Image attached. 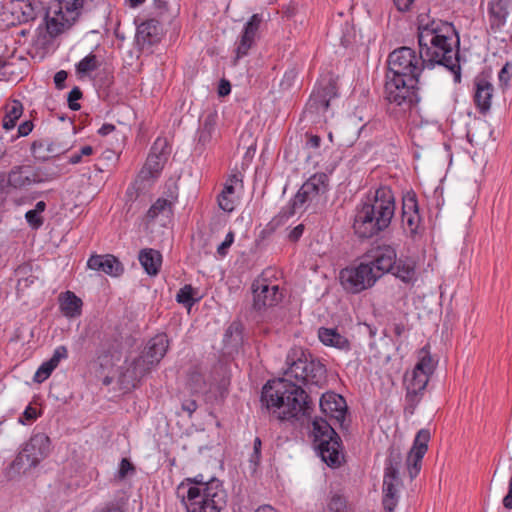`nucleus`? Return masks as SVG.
<instances>
[{
	"mask_svg": "<svg viewBox=\"0 0 512 512\" xmlns=\"http://www.w3.org/2000/svg\"><path fill=\"white\" fill-rule=\"evenodd\" d=\"M286 379L267 382L262 388L261 402L280 420H300L310 414L306 392L291 379L320 386L326 380V368L318 360L298 359L285 372Z\"/></svg>",
	"mask_w": 512,
	"mask_h": 512,
	"instance_id": "obj_1",
	"label": "nucleus"
},
{
	"mask_svg": "<svg viewBox=\"0 0 512 512\" xmlns=\"http://www.w3.org/2000/svg\"><path fill=\"white\" fill-rule=\"evenodd\" d=\"M459 39L454 26L446 21L431 20L418 26V44L426 67L438 64L446 67L460 80L458 49Z\"/></svg>",
	"mask_w": 512,
	"mask_h": 512,
	"instance_id": "obj_2",
	"label": "nucleus"
},
{
	"mask_svg": "<svg viewBox=\"0 0 512 512\" xmlns=\"http://www.w3.org/2000/svg\"><path fill=\"white\" fill-rule=\"evenodd\" d=\"M395 212V199L389 187L378 188L355 210L353 229L360 238H371L385 230Z\"/></svg>",
	"mask_w": 512,
	"mask_h": 512,
	"instance_id": "obj_3",
	"label": "nucleus"
},
{
	"mask_svg": "<svg viewBox=\"0 0 512 512\" xmlns=\"http://www.w3.org/2000/svg\"><path fill=\"white\" fill-rule=\"evenodd\" d=\"M187 512H220L226 505V492L221 482L210 479L206 487H188L186 496Z\"/></svg>",
	"mask_w": 512,
	"mask_h": 512,
	"instance_id": "obj_4",
	"label": "nucleus"
},
{
	"mask_svg": "<svg viewBox=\"0 0 512 512\" xmlns=\"http://www.w3.org/2000/svg\"><path fill=\"white\" fill-rule=\"evenodd\" d=\"M312 425L314 443L322 460L331 467L339 466L341 463L340 437L326 419L315 418Z\"/></svg>",
	"mask_w": 512,
	"mask_h": 512,
	"instance_id": "obj_5",
	"label": "nucleus"
},
{
	"mask_svg": "<svg viewBox=\"0 0 512 512\" xmlns=\"http://www.w3.org/2000/svg\"><path fill=\"white\" fill-rule=\"evenodd\" d=\"M424 67L426 65L420 52L417 54L409 47H400L389 55L387 74L407 79V81H419L418 78Z\"/></svg>",
	"mask_w": 512,
	"mask_h": 512,
	"instance_id": "obj_6",
	"label": "nucleus"
},
{
	"mask_svg": "<svg viewBox=\"0 0 512 512\" xmlns=\"http://www.w3.org/2000/svg\"><path fill=\"white\" fill-rule=\"evenodd\" d=\"M50 452V438L45 433L33 434L11 463L10 470L18 474L25 473L27 470L35 468Z\"/></svg>",
	"mask_w": 512,
	"mask_h": 512,
	"instance_id": "obj_7",
	"label": "nucleus"
},
{
	"mask_svg": "<svg viewBox=\"0 0 512 512\" xmlns=\"http://www.w3.org/2000/svg\"><path fill=\"white\" fill-rule=\"evenodd\" d=\"M328 190V177L324 173L311 176L298 190L293 198L287 216L308 209L310 206H317L323 201Z\"/></svg>",
	"mask_w": 512,
	"mask_h": 512,
	"instance_id": "obj_8",
	"label": "nucleus"
},
{
	"mask_svg": "<svg viewBox=\"0 0 512 512\" xmlns=\"http://www.w3.org/2000/svg\"><path fill=\"white\" fill-rule=\"evenodd\" d=\"M339 278L343 288L354 294L372 287L379 279L368 262L342 269Z\"/></svg>",
	"mask_w": 512,
	"mask_h": 512,
	"instance_id": "obj_9",
	"label": "nucleus"
},
{
	"mask_svg": "<svg viewBox=\"0 0 512 512\" xmlns=\"http://www.w3.org/2000/svg\"><path fill=\"white\" fill-rule=\"evenodd\" d=\"M386 78L385 97L390 103L410 107L419 101L416 87L419 81H407L390 74Z\"/></svg>",
	"mask_w": 512,
	"mask_h": 512,
	"instance_id": "obj_10",
	"label": "nucleus"
},
{
	"mask_svg": "<svg viewBox=\"0 0 512 512\" xmlns=\"http://www.w3.org/2000/svg\"><path fill=\"white\" fill-rule=\"evenodd\" d=\"M169 154L170 150L167 139L157 138L143 168L138 174L141 182H148L151 184V180L159 175Z\"/></svg>",
	"mask_w": 512,
	"mask_h": 512,
	"instance_id": "obj_11",
	"label": "nucleus"
},
{
	"mask_svg": "<svg viewBox=\"0 0 512 512\" xmlns=\"http://www.w3.org/2000/svg\"><path fill=\"white\" fill-rule=\"evenodd\" d=\"M47 32L51 36H57L69 29L76 21L75 18L64 11L61 0H51L47 6L45 15Z\"/></svg>",
	"mask_w": 512,
	"mask_h": 512,
	"instance_id": "obj_12",
	"label": "nucleus"
},
{
	"mask_svg": "<svg viewBox=\"0 0 512 512\" xmlns=\"http://www.w3.org/2000/svg\"><path fill=\"white\" fill-rule=\"evenodd\" d=\"M430 440V432L427 429H421L411 447L407 459L406 466L411 479H414L421 469V461L428 450V442Z\"/></svg>",
	"mask_w": 512,
	"mask_h": 512,
	"instance_id": "obj_13",
	"label": "nucleus"
},
{
	"mask_svg": "<svg viewBox=\"0 0 512 512\" xmlns=\"http://www.w3.org/2000/svg\"><path fill=\"white\" fill-rule=\"evenodd\" d=\"M156 366L157 364L142 353L137 357L125 361L121 376L124 382L134 386L135 382L140 381Z\"/></svg>",
	"mask_w": 512,
	"mask_h": 512,
	"instance_id": "obj_14",
	"label": "nucleus"
},
{
	"mask_svg": "<svg viewBox=\"0 0 512 512\" xmlns=\"http://www.w3.org/2000/svg\"><path fill=\"white\" fill-rule=\"evenodd\" d=\"M253 289V307L261 310L265 307L276 305L282 299V293L278 285H269L264 280L256 281L252 285Z\"/></svg>",
	"mask_w": 512,
	"mask_h": 512,
	"instance_id": "obj_15",
	"label": "nucleus"
},
{
	"mask_svg": "<svg viewBox=\"0 0 512 512\" xmlns=\"http://www.w3.org/2000/svg\"><path fill=\"white\" fill-rule=\"evenodd\" d=\"M372 259L369 264L374 267V272L378 278L394 270L397 263V253L394 247L382 245L372 251Z\"/></svg>",
	"mask_w": 512,
	"mask_h": 512,
	"instance_id": "obj_16",
	"label": "nucleus"
},
{
	"mask_svg": "<svg viewBox=\"0 0 512 512\" xmlns=\"http://www.w3.org/2000/svg\"><path fill=\"white\" fill-rule=\"evenodd\" d=\"M429 379L430 378H428L425 373L418 372L414 369L410 373H406L404 380L407 391L406 400L409 403L411 412H413L414 408L420 402Z\"/></svg>",
	"mask_w": 512,
	"mask_h": 512,
	"instance_id": "obj_17",
	"label": "nucleus"
},
{
	"mask_svg": "<svg viewBox=\"0 0 512 512\" xmlns=\"http://www.w3.org/2000/svg\"><path fill=\"white\" fill-rule=\"evenodd\" d=\"M42 9L41 0H13L10 4L11 14L19 24L35 20Z\"/></svg>",
	"mask_w": 512,
	"mask_h": 512,
	"instance_id": "obj_18",
	"label": "nucleus"
},
{
	"mask_svg": "<svg viewBox=\"0 0 512 512\" xmlns=\"http://www.w3.org/2000/svg\"><path fill=\"white\" fill-rule=\"evenodd\" d=\"M321 411L331 419L342 424L345 420L346 402L344 398L335 393L323 394L320 399Z\"/></svg>",
	"mask_w": 512,
	"mask_h": 512,
	"instance_id": "obj_19",
	"label": "nucleus"
},
{
	"mask_svg": "<svg viewBox=\"0 0 512 512\" xmlns=\"http://www.w3.org/2000/svg\"><path fill=\"white\" fill-rule=\"evenodd\" d=\"M48 178H44L41 174L40 169L35 170L32 173H29L28 169L24 166H15L8 173V184L9 186L21 189L26 186L35 183H42Z\"/></svg>",
	"mask_w": 512,
	"mask_h": 512,
	"instance_id": "obj_20",
	"label": "nucleus"
},
{
	"mask_svg": "<svg viewBox=\"0 0 512 512\" xmlns=\"http://www.w3.org/2000/svg\"><path fill=\"white\" fill-rule=\"evenodd\" d=\"M474 101L483 114L487 113L491 108V100L493 97L494 87L490 81L484 76H478L474 81Z\"/></svg>",
	"mask_w": 512,
	"mask_h": 512,
	"instance_id": "obj_21",
	"label": "nucleus"
},
{
	"mask_svg": "<svg viewBox=\"0 0 512 512\" xmlns=\"http://www.w3.org/2000/svg\"><path fill=\"white\" fill-rule=\"evenodd\" d=\"M168 190L167 198L157 199L147 211L146 217L149 221H153L159 216L169 218L172 215V207L178 198L177 187L173 183Z\"/></svg>",
	"mask_w": 512,
	"mask_h": 512,
	"instance_id": "obj_22",
	"label": "nucleus"
},
{
	"mask_svg": "<svg viewBox=\"0 0 512 512\" xmlns=\"http://www.w3.org/2000/svg\"><path fill=\"white\" fill-rule=\"evenodd\" d=\"M162 27L156 19H149L137 27L136 40L141 46H151L160 41Z\"/></svg>",
	"mask_w": 512,
	"mask_h": 512,
	"instance_id": "obj_23",
	"label": "nucleus"
},
{
	"mask_svg": "<svg viewBox=\"0 0 512 512\" xmlns=\"http://www.w3.org/2000/svg\"><path fill=\"white\" fill-rule=\"evenodd\" d=\"M87 266L95 271H102L110 276L117 277L122 274L123 267L119 260L113 255H95L91 256Z\"/></svg>",
	"mask_w": 512,
	"mask_h": 512,
	"instance_id": "obj_24",
	"label": "nucleus"
},
{
	"mask_svg": "<svg viewBox=\"0 0 512 512\" xmlns=\"http://www.w3.org/2000/svg\"><path fill=\"white\" fill-rule=\"evenodd\" d=\"M402 482L399 477L384 476L383 478V506L384 509L393 512L399 500V487Z\"/></svg>",
	"mask_w": 512,
	"mask_h": 512,
	"instance_id": "obj_25",
	"label": "nucleus"
},
{
	"mask_svg": "<svg viewBox=\"0 0 512 512\" xmlns=\"http://www.w3.org/2000/svg\"><path fill=\"white\" fill-rule=\"evenodd\" d=\"M31 150L34 158L41 162H45L51 158L58 157L64 152L60 145L50 142L46 139L34 141L31 146Z\"/></svg>",
	"mask_w": 512,
	"mask_h": 512,
	"instance_id": "obj_26",
	"label": "nucleus"
},
{
	"mask_svg": "<svg viewBox=\"0 0 512 512\" xmlns=\"http://www.w3.org/2000/svg\"><path fill=\"white\" fill-rule=\"evenodd\" d=\"M168 347L169 341L167 335L158 334L147 343L142 353L158 365L161 359L165 356Z\"/></svg>",
	"mask_w": 512,
	"mask_h": 512,
	"instance_id": "obj_27",
	"label": "nucleus"
},
{
	"mask_svg": "<svg viewBox=\"0 0 512 512\" xmlns=\"http://www.w3.org/2000/svg\"><path fill=\"white\" fill-rule=\"evenodd\" d=\"M319 340L326 346H331L340 350H349L350 343L348 339L339 333L336 328L321 327L318 330Z\"/></svg>",
	"mask_w": 512,
	"mask_h": 512,
	"instance_id": "obj_28",
	"label": "nucleus"
},
{
	"mask_svg": "<svg viewBox=\"0 0 512 512\" xmlns=\"http://www.w3.org/2000/svg\"><path fill=\"white\" fill-rule=\"evenodd\" d=\"M138 259L148 275L155 276L159 273L162 264V255L159 251L151 248L142 249Z\"/></svg>",
	"mask_w": 512,
	"mask_h": 512,
	"instance_id": "obj_29",
	"label": "nucleus"
},
{
	"mask_svg": "<svg viewBox=\"0 0 512 512\" xmlns=\"http://www.w3.org/2000/svg\"><path fill=\"white\" fill-rule=\"evenodd\" d=\"M241 180L237 175H233L224 185L221 194L218 197L219 207L226 212H232L236 204L235 184Z\"/></svg>",
	"mask_w": 512,
	"mask_h": 512,
	"instance_id": "obj_30",
	"label": "nucleus"
},
{
	"mask_svg": "<svg viewBox=\"0 0 512 512\" xmlns=\"http://www.w3.org/2000/svg\"><path fill=\"white\" fill-rule=\"evenodd\" d=\"M508 7L505 0H493L489 3L488 15L492 29H499L508 17Z\"/></svg>",
	"mask_w": 512,
	"mask_h": 512,
	"instance_id": "obj_31",
	"label": "nucleus"
},
{
	"mask_svg": "<svg viewBox=\"0 0 512 512\" xmlns=\"http://www.w3.org/2000/svg\"><path fill=\"white\" fill-rule=\"evenodd\" d=\"M402 222L414 232L420 222L417 201L414 196L407 197L403 201Z\"/></svg>",
	"mask_w": 512,
	"mask_h": 512,
	"instance_id": "obj_32",
	"label": "nucleus"
},
{
	"mask_svg": "<svg viewBox=\"0 0 512 512\" xmlns=\"http://www.w3.org/2000/svg\"><path fill=\"white\" fill-rule=\"evenodd\" d=\"M82 300L73 292L67 291L60 296V309L68 318H75L81 314Z\"/></svg>",
	"mask_w": 512,
	"mask_h": 512,
	"instance_id": "obj_33",
	"label": "nucleus"
},
{
	"mask_svg": "<svg viewBox=\"0 0 512 512\" xmlns=\"http://www.w3.org/2000/svg\"><path fill=\"white\" fill-rule=\"evenodd\" d=\"M437 361L433 359L427 347H423L418 353V362L414 370L423 372L428 378L434 373Z\"/></svg>",
	"mask_w": 512,
	"mask_h": 512,
	"instance_id": "obj_34",
	"label": "nucleus"
},
{
	"mask_svg": "<svg viewBox=\"0 0 512 512\" xmlns=\"http://www.w3.org/2000/svg\"><path fill=\"white\" fill-rule=\"evenodd\" d=\"M402 462V454L399 447L391 446L388 450V457L384 476L399 477V468Z\"/></svg>",
	"mask_w": 512,
	"mask_h": 512,
	"instance_id": "obj_35",
	"label": "nucleus"
},
{
	"mask_svg": "<svg viewBox=\"0 0 512 512\" xmlns=\"http://www.w3.org/2000/svg\"><path fill=\"white\" fill-rule=\"evenodd\" d=\"M23 113L22 103L18 100H13L12 104L7 107L6 114L3 118V128L11 130L15 127L17 120Z\"/></svg>",
	"mask_w": 512,
	"mask_h": 512,
	"instance_id": "obj_36",
	"label": "nucleus"
},
{
	"mask_svg": "<svg viewBox=\"0 0 512 512\" xmlns=\"http://www.w3.org/2000/svg\"><path fill=\"white\" fill-rule=\"evenodd\" d=\"M330 98H327L326 94H320V91H314L311 95L308 104V112H325L329 108Z\"/></svg>",
	"mask_w": 512,
	"mask_h": 512,
	"instance_id": "obj_37",
	"label": "nucleus"
},
{
	"mask_svg": "<svg viewBox=\"0 0 512 512\" xmlns=\"http://www.w3.org/2000/svg\"><path fill=\"white\" fill-rule=\"evenodd\" d=\"M393 274L404 282H411L415 277V265L412 261L403 262L399 260L393 270Z\"/></svg>",
	"mask_w": 512,
	"mask_h": 512,
	"instance_id": "obj_38",
	"label": "nucleus"
},
{
	"mask_svg": "<svg viewBox=\"0 0 512 512\" xmlns=\"http://www.w3.org/2000/svg\"><path fill=\"white\" fill-rule=\"evenodd\" d=\"M323 512H349L346 498L338 493L332 494Z\"/></svg>",
	"mask_w": 512,
	"mask_h": 512,
	"instance_id": "obj_39",
	"label": "nucleus"
},
{
	"mask_svg": "<svg viewBox=\"0 0 512 512\" xmlns=\"http://www.w3.org/2000/svg\"><path fill=\"white\" fill-rule=\"evenodd\" d=\"M196 295L197 292L191 285H185L178 291L176 300L178 303L183 304L185 307L191 308L199 299L196 297Z\"/></svg>",
	"mask_w": 512,
	"mask_h": 512,
	"instance_id": "obj_40",
	"label": "nucleus"
},
{
	"mask_svg": "<svg viewBox=\"0 0 512 512\" xmlns=\"http://www.w3.org/2000/svg\"><path fill=\"white\" fill-rule=\"evenodd\" d=\"M256 34L247 30H243L240 42L236 49V61L241 57L247 55L249 49L252 47Z\"/></svg>",
	"mask_w": 512,
	"mask_h": 512,
	"instance_id": "obj_41",
	"label": "nucleus"
},
{
	"mask_svg": "<svg viewBox=\"0 0 512 512\" xmlns=\"http://www.w3.org/2000/svg\"><path fill=\"white\" fill-rule=\"evenodd\" d=\"M99 66L100 62L97 59V56L90 53L76 65V71L79 74H88L98 69Z\"/></svg>",
	"mask_w": 512,
	"mask_h": 512,
	"instance_id": "obj_42",
	"label": "nucleus"
},
{
	"mask_svg": "<svg viewBox=\"0 0 512 512\" xmlns=\"http://www.w3.org/2000/svg\"><path fill=\"white\" fill-rule=\"evenodd\" d=\"M149 186L150 183L141 182L140 177L138 175L133 185L127 189V201H135L139 197V195L143 193Z\"/></svg>",
	"mask_w": 512,
	"mask_h": 512,
	"instance_id": "obj_43",
	"label": "nucleus"
},
{
	"mask_svg": "<svg viewBox=\"0 0 512 512\" xmlns=\"http://www.w3.org/2000/svg\"><path fill=\"white\" fill-rule=\"evenodd\" d=\"M56 367L49 361L44 362L36 371L34 381L41 383L46 380Z\"/></svg>",
	"mask_w": 512,
	"mask_h": 512,
	"instance_id": "obj_44",
	"label": "nucleus"
},
{
	"mask_svg": "<svg viewBox=\"0 0 512 512\" xmlns=\"http://www.w3.org/2000/svg\"><path fill=\"white\" fill-rule=\"evenodd\" d=\"M241 339V325L239 323H232L226 330L224 340L227 342L232 340L234 342L233 345H237Z\"/></svg>",
	"mask_w": 512,
	"mask_h": 512,
	"instance_id": "obj_45",
	"label": "nucleus"
},
{
	"mask_svg": "<svg viewBox=\"0 0 512 512\" xmlns=\"http://www.w3.org/2000/svg\"><path fill=\"white\" fill-rule=\"evenodd\" d=\"M191 487H206L210 485V480L206 481L204 476L199 474L193 478H186L179 486L178 492L185 489L186 486L191 485Z\"/></svg>",
	"mask_w": 512,
	"mask_h": 512,
	"instance_id": "obj_46",
	"label": "nucleus"
},
{
	"mask_svg": "<svg viewBox=\"0 0 512 512\" xmlns=\"http://www.w3.org/2000/svg\"><path fill=\"white\" fill-rule=\"evenodd\" d=\"M83 5L84 0H65V5L63 7L67 14L77 19L80 14V10L83 8Z\"/></svg>",
	"mask_w": 512,
	"mask_h": 512,
	"instance_id": "obj_47",
	"label": "nucleus"
},
{
	"mask_svg": "<svg viewBox=\"0 0 512 512\" xmlns=\"http://www.w3.org/2000/svg\"><path fill=\"white\" fill-rule=\"evenodd\" d=\"M188 384L193 392H201L205 385L202 374L198 372H192L189 376Z\"/></svg>",
	"mask_w": 512,
	"mask_h": 512,
	"instance_id": "obj_48",
	"label": "nucleus"
},
{
	"mask_svg": "<svg viewBox=\"0 0 512 512\" xmlns=\"http://www.w3.org/2000/svg\"><path fill=\"white\" fill-rule=\"evenodd\" d=\"M512 76V65L506 63L498 74L500 86L506 89L509 86V82Z\"/></svg>",
	"mask_w": 512,
	"mask_h": 512,
	"instance_id": "obj_49",
	"label": "nucleus"
},
{
	"mask_svg": "<svg viewBox=\"0 0 512 512\" xmlns=\"http://www.w3.org/2000/svg\"><path fill=\"white\" fill-rule=\"evenodd\" d=\"M82 97V92L79 87H74L68 94V105L69 108L76 111L80 109V104L77 103Z\"/></svg>",
	"mask_w": 512,
	"mask_h": 512,
	"instance_id": "obj_50",
	"label": "nucleus"
},
{
	"mask_svg": "<svg viewBox=\"0 0 512 512\" xmlns=\"http://www.w3.org/2000/svg\"><path fill=\"white\" fill-rule=\"evenodd\" d=\"M25 218L34 229H38L43 224L42 216L33 209L26 212Z\"/></svg>",
	"mask_w": 512,
	"mask_h": 512,
	"instance_id": "obj_51",
	"label": "nucleus"
},
{
	"mask_svg": "<svg viewBox=\"0 0 512 512\" xmlns=\"http://www.w3.org/2000/svg\"><path fill=\"white\" fill-rule=\"evenodd\" d=\"M68 356V351L65 346H58L52 355V357L48 360L55 367H57L61 360L66 359Z\"/></svg>",
	"mask_w": 512,
	"mask_h": 512,
	"instance_id": "obj_52",
	"label": "nucleus"
},
{
	"mask_svg": "<svg viewBox=\"0 0 512 512\" xmlns=\"http://www.w3.org/2000/svg\"><path fill=\"white\" fill-rule=\"evenodd\" d=\"M93 153V148L89 145L83 146L79 153H74L69 158V163L78 164L82 161L84 156H90Z\"/></svg>",
	"mask_w": 512,
	"mask_h": 512,
	"instance_id": "obj_53",
	"label": "nucleus"
},
{
	"mask_svg": "<svg viewBox=\"0 0 512 512\" xmlns=\"http://www.w3.org/2000/svg\"><path fill=\"white\" fill-rule=\"evenodd\" d=\"M233 241H234V233L230 231L226 235L225 240L218 246L217 253L222 257L226 256L228 253V249L232 245Z\"/></svg>",
	"mask_w": 512,
	"mask_h": 512,
	"instance_id": "obj_54",
	"label": "nucleus"
},
{
	"mask_svg": "<svg viewBox=\"0 0 512 512\" xmlns=\"http://www.w3.org/2000/svg\"><path fill=\"white\" fill-rule=\"evenodd\" d=\"M261 447H262V442H261L260 438L256 437L254 440V445H253V453L250 456V462L253 463L254 465H257L260 461Z\"/></svg>",
	"mask_w": 512,
	"mask_h": 512,
	"instance_id": "obj_55",
	"label": "nucleus"
},
{
	"mask_svg": "<svg viewBox=\"0 0 512 512\" xmlns=\"http://www.w3.org/2000/svg\"><path fill=\"white\" fill-rule=\"evenodd\" d=\"M133 471H134V467L131 464V462L128 459L123 458L121 460L119 471H118L119 479H121V480L124 479L129 474V472H133Z\"/></svg>",
	"mask_w": 512,
	"mask_h": 512,
	"instance_id": "obj_56",
	"label": "nucleus"
},
{
	"mask_svg": "<svg viewBox=\"0 0 512 512\" xmlns=\"http://www.w3.org/2000/svg\"><path fill=\"white\" fill-rule=\"evenodd\" d=\"M261 21H262L261 16L258 14H254L249 19V21L246 23L244 29L256 34L259 29Z\"/></svg>",
	"mask_w": 512,
	"mask_h": 512,
	"instance_id": "obj_57",
	"label": "nucleus"
},
{
	"mask_svg": "<svg viewBox=\"0 0 512 512\" xmlns=\"http://www.w3.org/2000/svg\"><path fill=\"white\" fill-rule=\"evenodd\" d=\"M124 501H116L108 503L100 512H125Z\"/></svg>",
	"mask_w": 512,
	"mask_h": 512,
	"instance_id": "obj_58",
	"label": "nucleus"
},
{
	"mask_svg": "<svg viewBox=\"0 0 512 512\" xmlns=\"http://www.w3.org/2000/svg\"><path fill=\"white\" fill-rule=\"evenodd\" d=\"M23 418L26 421H34L37 418V411H36V409L31 407V406H28L24 410L23 416L19 418V422L22 423V424H25V421L23 420Z\"/></svg>",
	"mask_w": 512,
	"mask_h": 512,
	"instance_id": "obj_59",
	"label": "nucleus"
},
{
	"mask_svg": "<svg viewBox=\"0 0 512 512\" xmlns=\"http://www.w3.org/2000/svg\"><path fill=\"white\" fill-rule=\"evenodd\" d=\"M67 76V72L64 70H60L54 75V83L58 89L64 88Z\"/></svg>",
	"mask_w": 512,
	"mask_h": 512,
	"instance_id": "obj_60",
	"label": "nucleus"
},
{
	"mask_svg": "<svg viewBox=\"0 0 512 512\" xmlns=\"http://www.w3.org/2000/svg\"><path fill=\"white\" fill-rule=\"evenodd\" d=\"M317 91H320V94H326L327 98H330V100L336 96V88L331 82Z\"/></svg>",
	"mask_w": 512,
	"mask_h": 512,
	"instance_id": "obj_61",
	"label": "nucleus"
},
{
	"mask_svg": "<svg viewBox=\"0 0 512 512\" xmlns=\"http://www.w3.org/2000/svg\"><path fill=\"white\" fill-rule=\"evenodd\" d=\"M33 129V124L31 121H25L21 123L18 127V134L20 136H27Z\"/></svg>",
	"mask_w": 512,
	"mask_h": 512,
	"instance_id": "obj_62",
	"label": "nucleus"
},
{
	"mask_svg": "<svg viewBox=\"0 0 512 512\" xmlns=\"http://www.w3.org/2000/svg\"><path fill=\"white\" fill-rule=\"evenodd\" d=\"M231 91V85L227 80H221L218 87V94L221 97L227 96Z\"/></svg>",
	"mask_w": 512,
	"mask_h": 512,
	"instance_id": "obj_63",
	"label": "nucleus"
},
{
	"mask_svg": "<svg viewBox=\"0 0 512 512\" xmlns=\"http://www.w3.org/2000/svg\"><path fill=\"white\" fill-rule=\"evenodd\" d=\"M303 232H304V225L299 224L289 233V239L291 241H297L302 236Z\"/></svg>",
	"mask_w": 512,
	"mask_h": 512,
	"instance_id": "obj_64",
	"label": "nucleus"
}]
</instances>
